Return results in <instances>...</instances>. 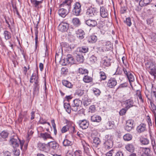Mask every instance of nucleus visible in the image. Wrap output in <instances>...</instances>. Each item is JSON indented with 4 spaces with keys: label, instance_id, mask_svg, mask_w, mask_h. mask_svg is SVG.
Listing matches in <instances>:
<instances>
[{
    "label": "nucleus",
    "instance_id": "bb28decb",
    "mask_svg": "<svg viewBox=\"0 0 156 156\" xmlns=\"http://www.w3.org/2000/svg\"><path fill=\"white\" fill-rule=\"evenodd\" d=\"M127 76L129 82L130 84L131 87L133 89V87L132 82L134 81L135 80L133 74L130 73Z\"/></svg>",
    "mask_w": 156,
    "mask_h": 156
},
{
    "label": "nucleus",
    "instance_id": "1a4fd4ad",
    "mask_svg": "<svg viewBox=\"0 0 156 156\" xmlns=\"http://www.w3.org/2000/svg\"><path fill=\"white\" fill-rule=\"evenodd\" d=\"M134 121L132 120H129L126 121L125 128L126 130L128 132L130 131L134 127Z\"/></svg>",
    "mask_w": 156,
    "mask_h": 156
},
{
    "label": "nucleus",
    "instance_id": "a878e982",
    "mask_svg": "<svg viewBox=\"0 0 156 156\" xmlns=\"http://www.w3.org/2000/svg\"><path fill=\"white\" fill-rule=\"evenodd\" d=\"M126 150L129 152H133L135 150L133 145L131 144H127L125 146Z\"/></svg>",
    "mask_w": 156,
    "mask_h": 156
},
{
    "label": "nucleus",
    "instance_id": "ddd939ff",
    "mask_svg": "<svg viewBox=\"0 0 156 156\" xmlns=\"http://www.w3.org/2000/svg\"><path fill=\"white\" fill-rule=\"evenodd\" d=\"M78 123L80 127L83 129H87L89 126V123L86 120H79Z\"/></svg>",
    "mask_w": 156,
    "mask_h": 156
},
{
    "label": "nucleus",
    "instance_id": "2f4dec72",
    "mask_svg": "<svg viewBox=\"0 0 156 156\" xmlns=\"http://www.w3.org/2000/svg\"><path fill=\"white\" fill-rule=\"evenodd\" d=\"M97 40V37L95 35H92L89 37L88 41L90 43H93L96 42Z\"/></svg>",
    "mask_w": 156,
    "mask_h": 156
},
{
    "label": "nucleus",
    "instance_id": "4468645a",
    "mask_svg": "<svg viewBox=\"0 0 156 156\" xmlns=\"http://www.w3.org/2000/svg\"><path fill=\"white\" fill-rule=\"evenodd\" d=\"M91 20L89 19L86 21V23L88 26L90 27H95L97 25L96 20Z\"/></svg>",
    "mask_w": 156,
    "mask_h": 156
},
{
    "label": "nucleus",
    "instance_id": "5701e85b",
    "mask_svg": "<svg viewBox=\"0 0 156 156\" xmlns=\"http://www.w3.org/2000/svg\"><path fill=\"white\" fill-rule=\"evenodd\" d=\"M38 22L37 23V24L34 26V30L35 31V47L37 48V43L38 42V30H37L38 27L37 26L38 25Z\"/></svg>",
    "mask_w": 156,
    "mask_h": 156
},
{
    "label": "nucleus",
    "instance_id": "e2e57ef3",
    "mask_svg": "<svg viewBox=\"0 0 156 156\" xmlns=\"http://www.w3.org/2000/svg\"><path fill=\"white\" fill-rule=\"evenodd\" d=\"M115 156H124V155L122 151H119L116 152Z\"/></svg>",
    "mask_w": 156,
    "mask_h": 156
},
{
    "label": "nucleus",
    "instance_id": "20e7f679",
    "mask_svg": "<svg viewBox=\"0 0 156 156\" xmlns=\"http://www.w3.org/2000/svg\"><path fill=\"white\" fill-rule=\"evenodd\" d=\"M105 138V141L104 143V147L106 149L109 150L113 146L112 138L109 135H106Z\"/></svg>",
    "mask_w": 156,
    "mask_h": 156
},
{
    "label": "nucleus",
    "instance_id": "c85d7f7f",
    "mask_svg": "<svg viewBox=\"0 0 156 156\" xmlns=\"http://www.w3.org/2000/svg\"><path fill=\"white\" fill-rule=\"evenodd\" d=\"M30 1L31 3L34 5L35 7L38 8L39 5L42 3L43 0L40 1H38L37 0H30Z\"/></svg>",
    "mask_w": 156,
    "mask_h": 156
},
{
    "label": "nucleus",
    "instance_id": "9d476101",
    "mask_svg": "<svg viewBox=\"0 0 156 156\" xmlns=\"http://www.w3.org/2000/svg\"><path fill=\"white\" fill-rule=\"evenodd\" d=\"M125 102L126 103L125 108L126 110L133 107H137L135 104V102L133 101L131 98L126 100Z\"/></svg>",
    "mask_w": 156,
    "mask_h": 156
},
{
    "label": "nucleus",
    "instance_id": "338daca9",
    "mask_svg": "<svg viewBox=\"0 0 156 156\" xmlns=\"http://www.w3.org/2000/svg\"><path fill=\"white\" fill-rule=\"evenodd\" d=\"M74 154L76 156H79L82 154V151L80 150H76L74 152Z\"/></svg>",
    "mask_w": 156,
    "mask_h": 156
},
{
    "label": "nucleus",
    "instance_id": "6ab92c4d",
    "mask_svg": "<svg viewBox=\"0 0 156 156\" xmlns=\"http://www.w3.org/2000/svg\"><path fill=\"white\" fill-rule=\"evenodd\" d=\"M76 34L77 37L80 39H82L84 37L85 33L84 31L81 29H78L76 32Z\"/></svg>",
    "mask_w": 156,
    "mask_h": 156
},
{
    "label": "nucleus",
    "instance_id": "f704fd0d",
    "mask_svg": "<svg viewBox=\"0 0 156 156\" xmlns=\"http://www.w3.org/2000/svg\"><path fill=\"white\" fill-rule=\"evenodd\" d=\"M83 80L85 83H89L92 81L93 79L91 77L86 75L84 76Z\"/></svg>",
    "mask_w": 156,
    "mask_h": 156
},
{
    "label": "nucleus",
    "instance_id": "49530a36",
    "mask_svg": "<svg viewBox=\"0 0 156 156\" xmlns=\"http://www.w3.org/2000/svg\"><path fill=\"white\" fill-rule=\"evenodd\" d=\"M8 133L5 131H2L0 134V136L3 138L5 139L7 138L8 136Z\"/></svg>",
    "mask_w": 156,
    "mask_h": 156
},
{
    "label": "nucleus",
    "instance_id": "0eeeda50",
    "mask_svg": "<svg viewBox=\"0 0 156 156\" xmlns=\"http://www.w3.org/2000/svg\"><path fill=\"white\" fill-rule=\"evenodd\" d=\"M64 64V65H66L69 64L74 63V59L72 55L70 54H68L66 58L63 59Z\"/></svg>",
    "mask_w": 156,
    "mask_h": 156
},
{
    "label": "nucleus",
    "instance_id": "412c9836",
    "mask_svg": "<svg viewBox=\"0 0 156 156\" xmlns=\"http://www.w3.org/2000/svg\"><path fill=\"white\" fill-rule=\"evenodd\" d=\"M146 125L145 124L141 123L137 128V130L139 133H141L145 131Z\"/></svg>",
    "mask_w": 156,
    "mask_h": 156
},
{
    "label": "nucleus",
    "instance_id": "dca6fc26",
    "mask_svg": "<svg viewBox=\"0 0 156 156\" xmlns=\"http://www.w3.org/2000/svg\"><path fill=\"white\" fill-rule=\"evenodd\" d=\"M117 84V81L114 78H111L108 81L107 83L108 87L110 88L114 87Z\"/></svg>",
    "mask_w": 156,
    "mask_h": 156
},
{
    "label": "nucleus",
    "instance_id": "bf43d9fd",
    "mask_svg": "<svg viewBox=\"0 0 156 156\" xmlns=\"http://www.w3.org/2000/svg\"><path fill=\"white\" fill-rule=\"evenodd\" d=\"M45 144L41 143H39L38 146L41 150H44L45 148Z\"/></svg>",
    "mask_w": 156,
    "mask_h": 156
},
{
    "label": "nucleus",
    "instance_id": "473e14b6",
    "mask_svg": "<svg viewBox=\"0 0 156 156\" xmlns=\"http://www.w3.org/2000/svg\"><path fill=\"white\" fill-rule=\"evenodd\" d=\"M62 83L63 85L69 88H72L73 87V85L69 81L63 80L62 81Z\"/></svg>",
    "mask_w": 156,
    "mask_h": 156
},
{
    "label": "nucleus",
    "instance_id": "72a5a7b5",
    "mask_svg": "<svg viewBox=\"0 0 156 156\" xmlns=\"http://www.w3.org/2000/svg\"><path fill=\"white\" fill-rule=\"evenodd\" d=\"M93 144L96 147L100 145L101 143V141L100 139L97 137H95L93 139Z\"/></svg>",
    "mask_w": 156,
    "mask_h": 156
},
{
    "label": "nucleus",
    "instance_id": "39448f33",
    "mask_svg": "<svg viewBox=\"0 0 156 156\" xmlns=\"http://www.w3.org/2000/svg\"><path fill=\"white\" fill-rule=\"evenodd\" d=\"M81 12V5L78 2H76L74 5L72 9L73 14L76 16L80 15Z\"/></svg>",
    "mask_w": 156,
    "mask_h": 156
},
{
    "label": "nucleus",
    "instance_id": "680f3d73",
    "mask_svg": "<svg viewBox=\"0 0 156 156\" xmlns=\"http://www.w3.org/2000/svg\"><path fill=\"white\" fill-rule=\"evenodd\" d=\"M152 89L151 90V96L152 97H154L156 98V89H155L154 90V89L153 88V86H152Z\"/></svg>",
    "mask_w": 156,
    "mask_h": 156
},
{
    "label": "nucleus",
    "instance_id": "052dcab7",
    "mask_svg": "<svg viewBox=\"0 0 156 156\" xmlns=\"http://www.w3.org/2000/svg\"><path fill=\"white\" fill-rule=\"evenodd\" d=\"M34 74V76H35L33 78V80H37V79H38L39 77L38 76V68H37L36 73H33Z\"/></svg>",
    "mask_w": 156,
    "mask_h": 156
},
{
    "label": "nucleus",
    "instance_id": "2eb2a0df",
    "mask_svg": "<svg viewBox=\"0 0 156 156\" xmlns=\"http://www.w3.org/2000/svg\"><path fill=\"white\" fill-rule=\"evenodd\" d=\"M67 10V9L65 8L59 9L58 10L59 15L62 17H65L69 12V11H68Z\"/></svg>",
    "mask_w": 156,
    "mask_h": 156
},
{
    "label": "nucleus",
    "instance_id": "f8f14e48",
    "mask_svg": "<svg viewBox=\"0 0 156 156\" xmlns=\"http://www.w3.org/2000/svg\"><path fill=\"white\" fill-rule=\"evenodd\" d=\"M69 27L68 24L62 22L58 26V30L61 32H64L67 31Z\"/></svg>",
    "mask_w": 156,
    "mask_h": 156
},
{
    "label": "nucleus",
    "instance_id": "79ce46f5",
    "mask_svg": "<svg viewBox=\"0 0 156 156\" xmlns=\"http://www.w3.org/2000/svg\"><path fill=\"white\" fill-rule=\"evenodd\" d=\"M101 63L104 66H108L110 65V62L108 59H103L102 60Z\"/></svg>",
    "mask_w": 156,
    "mask_h": 156
},
{
    "label": "nucleus",
    "instance_id": "7ed1b4c3",
    "mask_svg": "<svg viewBox=\"0 0 156 156\" xmlns=\"http://www.w3.org/2000/svg\"><path fill=\"white\" fill-rule=\"evenodd\" d=\"M86 15L88 16L92 17L94 19L98 20L99 18V15L96 8L90 7L87 9L86 12Z\"/></svg>",
    "mask_w": 156,
    "mask_h": 156
},
{
    "label": "nucleus",
    "instance_id": "37998d69",
    "mask_svg": "<svg viewBox=\"0 0 156 156\" xmlns=\"http://www.w3.org/2000/svg\"><path fill=\"white\" fill-rule=\"evenodd\" d=\"M34 92L33 94H37L38 93L39 90V84H34Z\"/></svg>",
    "mask_w": 156,
    "mask_h": 156
},
{
    "label": "nucleus",
    "instance_id": "f257e3e1",
    "mask_svg": "<svg viewBox=\"0 0 156 156\" xmlns=\"http://www.w3.org/2000/svg\"><path fill=\"white\" fill-rule=\"evenodd\" d=\"M145 67L149 73L155 77L156 76V66L155 62L152 60H147L145 63Z\"/></svg>",
    "mask_w": 156,
    "mask_h": 156
},
{
    "label": "nucleus",
    "instance_id": "8fccbe9b",
    "mask_svg": "<svg viewBox=\"0 0 156 156\" xmlns=\"http://www.w3.org/2000/svg\"><path fill=\"white\" fill-rule=\"evenodd\" d=\"M124 23L129 27H130L132 24L131 22V19L130 17H128L126 19V20L124 21Z\"/></svg>",
    "mask_w": 156,
    "mask_h": 156
},
{
    "label": "nucleus",
    "instance_id": "0e129e2a",
    "mask_svg": "<svg viewBox=\"0 0 156 156\" xmlns=\"http://www.w3.org/2000/svg\"><path fill=\"white\" fill-rule=\"evenodd\" d=\"M126 111L125 109H122L119 112V113L120 115H124Z\"/></svg>",
    "mask_w": 156,
    "mask_h": 156
},
{
    "label": "nucleus",
    "instance_id": "a211bd4d",
    "mask_svg": "<svg viewBox=\"0 0 156 156\" xmlns=\"http://www.w3.org/2000/svg\"><path fill=\"white\" fill-rule=\"evenodd\" d=\"M101 120V118L100 116L94 114L91 117V120L94 122H99Z\"/></svg>",
    "mask_w": 156,
    "mask_h": 156
},
{
    "label": "nucleus",
    "instance_id": "c756f323",
    "mask_svg": "<svg viewBox=\"0 0 156 156\" xmlns=\"http://www.w3.org/2000/svg\"><path fill=\"white\" fill-rule=\"evenodd\" d=\"M72 23L76 27H78L81 24V22L79 19L77 18H73L72 20Z\"/></svg>",
    "mask_w": 156,
    "mask_h": 156
},
{
    "label": "nucleus",
    "instance_id": "6e6d98bb",
    "mask_svg": "<svg viewBox=\"0 0 156 156\" xmlns=\"http://www.w3.org/2000/svg\"><path fill=\"white\" fill-rule=\"evenodd\" d=\"M91 102V100L90 99L87 98L84 100L83 104L85 106H87L90 104Z\"/></svg>",
    "mask_w": 156,
    "mask_h": 156
},
{
    "label": "nucleus",
    "instance_id": "4c0bfd02",
    "mask_svg": "<svg viewBox=\"0 0 156 156\" xmlns=\"http://www.w3.org/2000/svg\"><path fill=\"white\" fill-rule=\"evenodd\" d=\"M140 143L144 145H147L149 143V140L143 137H140Z\"/></svg>",
    "mask_w": 156,
    "mask_h": 156
},
{
    "label": "nucleus",
    "instance_id": "b1692460",
    "mask_svg": "<svg viewBox=\"0 0 156 156\" xmlns=\"http://www.w3.org/2000/svg\"><path fill=\"white\" fill-rule=\"evenodd\" d=\"M152 0H140L139 5L141 7L149 5Z\"/></svg>",
    "mask_w": 156,
    "mask_h": 156
},
{
    "label": "nucleus",
    "instance_id": "603ef678",
    "mask_svg": "<svg viewBox=\"0 0 156 156\" xmlns=\"http://www.w3.org/2000/svg\"><path fill=\"white\" fill-rule=\"evenodd\" d=\"M69 126L68 125H66L63 127L61 129V132L62 133H65L68 131L69 129Z\"/></svg>",
    "mask_w": 156,
    "mask_h": 156
},
{
    "label": "nucleus",
    "instance_id": "393cba45",
    "mask_svg": "<svg viewBox=\"0 0 156 156\" xmlns=\"http://www.w3.org/2000/svg\"><path fill=\"white\" fill-rule=\"evenodd\" d=\"M40 137L44 140H47L48 139H52V137L51 135L47 133H41L40 134Z\"/></svg>",
    "mask_w": 156,
    "mask_h": 156
},
{
    "label": "nucleus",
    "instance_id": "e433bc0d",
    "mask_svg": "<svg viewBox=\"0 0 156 156\" xmlns=\"http://www.w3.org/2000/svg\"><path fill=\"white\" fill-rule=\"evenodd\" d=\"M64 106L66 111L69 113H70L71 107L70 104L68 103H64Z\"/></svg>",
    "mask_w": 156,
    "mask_h": 156
},
{
    "label": "nucleus",
    "instance_id": "de8ad7c7",
    "mask_svg": "<svg viewBox=\"0 0 156 156\" xmlns=\"http://www.w3.org/2000/svg\"><path fill=\"white\" fill-rule=\"evenodd\" d=\"M79 73L82 74H85L88 73V71L87 69L82 68H79Z\"/></svg>",
    "mask_w": 156,
    "mask_h": 156
},
{
    "label": "nucleus",
    "instance_id": "c9c22d12",
    "mask_svg": "<svg viewBox=\"0 0 156 156\" xmlns=\"http://www.w3.org/2000/svg\"><path fill=\"white\" fill-rule=\"evenodd\" d=\"M4 35L5 38L6 40L9 39L11 37V33L7 30H5L4 31Z\"/></svg>",
    "mask_w": 156,
    "mask_h": 156
},
{
    "label": "nucleus",
    "instance_id": "cd10ccee",
    "mask_svg": "<svg viewBox=\"0 0 156 156\" xmlns=\"http://www.w3.org/2000/svg\"><path fill=\"white\" fill-rule=\"evenodd\" d=\"M97 61V57L94 55H92L90 57L88 62L90 64H93L96 63Z\"/></svg>",
    "mask_w": 156,
    "mask_h": 156
},
{
    "label": "nucleus",
    "instance_id": "ea45409f",
    "mask_svg": "<svg viewBox=\"0 0 156 156\" xmlns=\"http://www.w3.org/2000/svg\"><path fill=\"white\" fill-rule=\"evenodd\" d=\"M79 51L80 52L83 53H86L88 51V48L87 46H83L80 47L79 48Z\"/></svg>",
    "mask_w": 156,
    "mask_h": 156
},
{
    "label": "nucleus",
    "instance_id": "774afa93",
    "mask_svg": "<svg viewBox=\"0 0 156 156\" xmlns=\"http://www.w3.org/2000/svg\"><path fill=\"white\" fill-rule=\"evenodd\" d=\"M114 152V151L112 150H110L106 154V156H112V154Z\"/></svg>",
    "mask_w": 156,
    "mask_h": 156
},
{
    "label": "nucleus",
    "instance_id": "3c124183",
    "mask_svg": "<svg viewBox=\"0 0 156 156\" xmlns=\"http://www.w3.org/2000/svg\"><path fill=\"white\" fill-rule=\"evenodd\" d=\"M150 103L152 107V110L153 112L154 115H156V106L153 103L151 102Z\"/></svg>",
    "mask_w": 156,
    "mask_h": 156
},
{
    "label": "nucleus",
    "instance_id": "4be33fe9",
    "mask_svg": "<svg viewBox=\"0 0 156 156\" xmlns=\"http://www.w3.org/2000/svg\"><path fill=\"white\" fill-rule=\"evenodd\" d=\"M49 147L53 149H57L59 147L58 144L55 141H51L48 143Z\"/></svg>",
    "mask_w": 156,
    "mask_h": 156
},
{
    "label": "nucleus",
    "instance_id": "c03bdc74",
    "mask_svg": "<svg viewBox=\"0 0 156 156\" xmlns=\"http://www.w3.org/2000/svg\"><path fill=\"white\" fill-rule=\"evenodd\" d=\"M62 143L63 146H69L71 145L72 144V142L68 139L64 140Z\"/></svg>",
    "mask_w": 156,
    "mask_h": 156
},
{
    "label": "nucleus",
    "instance_id": "f3484780",
    "mask_svg": "<svg viewBox=\"0 0 156 156\" xmlns=\"http://www.w3.org/2000/svg\"><path fill=\"white\" fill-rule=\"evenodd\" d=\"M143 152V153L142 154V156H152V152L149 148H144Z\"/></svg>",
    "mask_w": 156,
    "mask_h": 156
},
{
    "label": "nucleus",
    "instance_id": "7c9ffc66",
    "mask_svg": "<svg viewBox=\"0 0 156 156\" xmlns=\"http://www.w3.org/2000/svg\"><path fill=\"white\" fill-rule=\"evenodd\" d=\"M76 57V60L79 62L82 63L84 61V57L83 55L78 53L77 54Z\"/></svg>",
    "mask_w": 156,
    "mask_h": 156
},
{
    "label": "nucleus",
    "instance_id": "9b49d317",
    "mask_svg": "<svg viewBox=\"0 0 156 156\" xmlns=\"http://www.w3.org/2000/svg\"><path fill=\"white\" fill-rule=\"evenodd\" d=\"M102 48L104 50L108 51L111 50L112 48V45L109 41H103Z\"/></svg>",
    "mask_w": 156,
    "mask_h": 156
},
{
    "label": "nucleus",
    "instance_id": "aec40b11",
    "mask_svg": "<svg viewBox=\"0 0 156 156\" xmlns=\"http://www.w3.org/2000/svg\"><path fill=\"white\" fill-rule=\"evenodd\" d=\"M100 15L103 18H105L108 17V14L107 11L104 7H101Z\"/></svg>",
    "mask_w": 156,
    "mask_h": 156
},
{
    "label": "nucleus",
    "instance_id": "58836bf2",
    "mask_svg": "<svg viewBox=\"0 0 156 156\" xmlns=\"http://www.w3.org/2000/svg\"><path fill=\"white\" fill-rule=\"evenodd\" d=\"M132 135L129 133H127L125 134L123 136V139L125 141H129L132 139Z\"/></svg>",
    "mask_w": 156,
    "mask_h": 156
},
{
    "label": "nucleus",
    "instance_id": "6e6552de",
    "mask_svg": "<svg viewBox=\"0 0 156 156\" xmlns=\"http://www.w3.org/2000/svg\"><path fill=\"white\" fill-rule=\"evenodd\" d=\"M72 2L71 0H65L60 5L59 7L65 8L69 11L70 9Z\"/></svg>",
    "mask_w": 156,
    "mask_h": 156
},
{
    "label": "nucleus",
    "instance_id": "4d7b16f0",
    "mask_svg": "<svg viewBox=\"0 0 156 156\" xmlns=\"http://www.w3.org/2000/svg\"><path fill=\"white\" fill-rule=\"evenodd\" d=\"M95 107L94 105L90 106L89 108L88 112L91 113H94L95 111Z\"/></svg>",
    "mask_w": 156,
    "mask_h": 156
},
{
    "label": "nucleus",
    "instance_id": "a19ab883",
    "mask_svg": "<svg viewBox=\"0 0 156 156\" xmlns=\"http://www.w3.org/2000/svg\"><path fill=\"white\" fill-rule=\"evenodd\" d=\"M83 147L84 149V151L87 155L90 154V147L89 145L86 143L85 145H83Z\"/></svg>",
    "mask_w": 156,
    "mask_h": 156
},
{
    "label": "nucleus",
    "instance_id": "f03ea898",
    "mask_svg": "<svg viewBox=\"0 0 156 156\" xmlns=\"http://www.w3.org/2000/svg\"><path fill=\"white\" fill-rule=\"evenodd\" d=\"M9 142L13 148L19 147V146L20 145V148L22 150L24 144V140H20L16 136H14L13 137L11 138Z\"/></svg>",
    "mask_w": 156,
    "mask_h": 156
},
{
    "label": "nucleus",
    "instance_id": "13d9d810",
    "mask_svg": "<svg viewBox=\"0 0 156 156\" xmlns=\"http://www.w3.org/2000/svg\"><path fill=\"white\" fill-rule=\"evenodd\" d=\"M76 94L79 96H81L83 95L84 93V90L78 89L77 90Z\"/></svg>",
    "mask_w": 156,
    "mask_h": 156
},
{
    "label": "nucleus",
    "instance_id": "09e8293b",
    "mask_svg": "<svg viewBox=\"0 0 156 156\" xmlns=\"http://www.w3.org/2000/svg\"><path fill=\"white\" fill-rule=\"evenodd\" d=\"M99 74L100 76V79L101 80H105L106 78V76L105 73L102 71H101L99 72Z\"/></svg>",
    "mask_w": 156,
    "mask_h": 156
},
{
    "label": "nucleus",
    "instance_id": "423d86ee",
    "mask_svg": "<svg viewBox=\"0 0 156 156\" xmlns=\"http://www.w3.org/2000/svg\"><path fill=\"white\" fill-rule=\"evenodd\" d=\"M82 104V101L80 100H74L71 105L72 110L76 112L78 109V108Z\"/></svg>",
    "mask_w": 156,
    "mask_h": 156
},
{
    "label": "nucleus",
    "instance_id": "5fc2aeb1",
    "mask_svg": "<svg viewBox=\"0 0 156 156\" xmlns=\"http://www.w3.org/2000/svg\"><path fill=\"white\" fill-rule=\"evenodd\" d=\"M107 124L108 126L109 129H112L114 128V122L112 121H109L107 123Z\"/></svg>",
    "mask_w": 156,
    "mask_h": 156
},
{
    "label": "nucleus",
    "instance_id": "864d4df0",
    "mask_svg": "<svg viewBox=\"0 0 156 156\" xmlns=\"http://www.w3.org/2000/svg\"><path fill=\"white\" fill-rule=\"evenodd\" d=\"M151 144L154 150L156 149V145L155 144V141L154 138L152 137H151Z\"/></svg>",
    "mask_w": 156,
    "mask_h": 156
},
{
    "label": "nucleus",
    "instance_id": "a18cd8bd",
    "mask_svg": "<svg viewBox=\"0 0 156 156\" xmlns=\"http://www.w3.org/2000/svg\"><path fill=\"white\" fill-rule=\"evenodd\" d=\"M19 147L14 148L13 150V152L14 155L16 156H19L20 154V151L19 149Z\"/></svg>",
    "mask_w": 156,
    "mask_h": 156
},
{
    "label": "nucleus",
    "instance_id": "69168bd1",
    "mask_svg": "<svg viewBox=\"0 0 156 156\" xmlns=\"http://www.w3.org/2000/svg\"><path fill=\"white\" fill-rule=\"evenodd\" d=\"M94 92L95 95L98 96L100 95L101 91L98 89H95V90H94Z\"/></svg>",
    "mask_w": 156,
    "mask_h": 156
}]
</instances>
